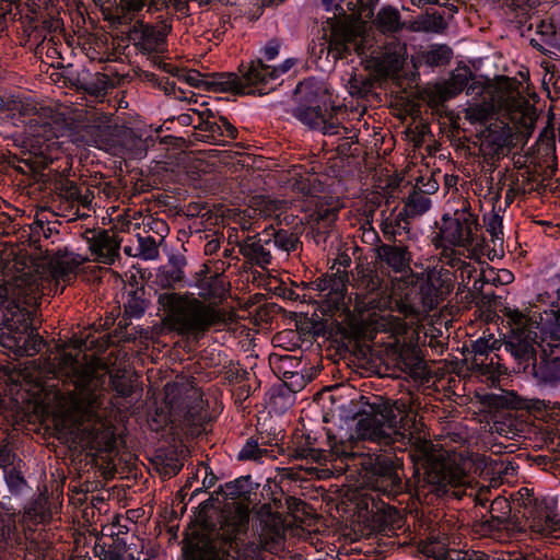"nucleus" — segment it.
I'll list each match as a JSON object with an SVG mask.
<instances>
[{
	"instance_id": "f257e3e1",
	"label": "nucleus",
	"mask_w": 560,
	"mask_h": 560,
	"mask_svg": "<svg viewBox=\"0 0 560 560\" xmlns=\"http://www.w3.org/2000/svg\"><path fill=\"white\" fill-rule=\"evenodd\" d=\"M413 402L410 394L398 399L361 395L355 402L354 416L365 417L360 423L369 422L370 436L380 443L406 441L411 462L423 469V478L418 481L416 490L419 499L429 494L460 499L469 483L462 459L455 454L438 450L425 433L419 430Z\"/></svg>"
},
{
	"instance_id": "f03ea898",
	"label": "nucleus",
	"mask_w": 560,
	"mask_h": 560,
	"mask_svg": "<svg viewBox=\"0 0 560 560\" xmlns=\"http://www.w3.org/2000/svg\"><path fill=\"white\" fill-rule=\"evenodd\" d=\"M45 358L43 369L61 382L69 395L66 418L82 432L81 442L90 451L110 453L116 447L114 428L98 415L103 405L108 366L98 359L82 362L79 354L66 351V343L56 345Z\"/></svg>"
},
{
	"instance_id": "7ed1b4c3",
	"label": "nucleus",
	"mask_w": 560,
	"mask_h": 560,
	"mask_svg": "<svg viewBox=\"0 0 560 560\" xmlns=\"http://www.w3.org/2000/svg\"><path fill=\"white\" fill-rule=\"evenodd\" d=\"M503 316L510 327L504 337V346L511 354L527 368L535 361L538 350L545 348L546 334L560 341V306L552 303L550 310L540 314V323L517 308L505 307ZM550 348L551 345L547 343Z\"/></svg>"
},
{
	"instance_id": "20e7f679",
	"label": "nucleus",
	"mask_w": 560,
	"mask_h": 560,
	"mask_svg": "<svg viewBox=\"0 0 560 560\" xmlns=\"http://www.w3.org/2000/svg\"><path fill=\"white\" fill-rule=\"evenodd\" d=\"M158 303L165 312L163 327L179 336L200 337L211 327L232 320V313L187 294L165 292L159 295Z\"/></svg>"
},
{
	"instance_id": "39448f33",
	"label": "nucleus",
	"mask_w": 560,
	"mask_h": 560,
	"mask_svg": "<svg viewBox=\"0 0 560 560\" xmlns=\"http://www.w3.org/2000/svg\"><path fill=\"white\" fill-rule=\"evenodd\" d=\"M489 514L509 529L530 530L540 536L560 532V515L555 501L527 499L518 516L512 515V506L506 498L497 497L490 504Z\"/></svg>"
},
{
	"instance_id": "423d86ee",
	"label": "nucleus",
	"mask_w": 560,
	"mask_h": 560,
	"mask_svg": "<svg viewBox=\"0 0 560 560\" xmlns=\"http://www.w3.org/2000/svg\"><path fill=\"white\" fill-rule=\"evenodd\" d=\"M477 94L482 97V102L471 104L465 110V117L470 122H485L498 110L509 109L522 114L525 127H534L537 119L536 108L511 89L508 79L498 84L487 81Z\"/></svg>"
},
{
	"instance_id": "0eeeda50",
	"label": "nucleus",
	"mask_w": 560,
	"mask_h": 560,
	"mask_svg": "<svg viewBox=\"0 0 560 560\" xmlns=\"http://www.w3.org/2000/svg\"><path fill=\"white\" fill-rule=\"evenodd\" d=\"M351 262V257L347 253H339L330 267V272L323 273L313 281L301 282V287L306 291L304 298L319 303L325 315H332L335 311L345 307L349 282L348 268Z\"/></svg>"
},
{
	"instance_id": "6e6552de",
	"label": "nucleus",
	"mask_w": 560,
	"mask_h": 560,
	"mask_svg": "<svg viewBox=\"0 0 560 560\" xmlns=\"http://www.w3.org/2000/svg\"><path fill=\"white\" fill-rule=\"evenodd\" d=\"M35 313L36 307L28 311L18 307L13 313L4 315L1 322L0 343L16 357H34L46 346V341L33 327Z\"/></svg>"
},
{
	"instance_id": "1a4fd4ad",
	"label": "nucleus",
	"mask_w": 560,
	"mask_h": 560,
	"mask_svg": "<svg viewBox=\"0 0 560 560\" xmlns=\"http://www.w3.org/2000/svg\"><path fill=\"white\" fill-rule=\"evenodd\" d=\"M44 270L39 266H31L28 271L15 275L12 281L8 283L0 282V310H2V319L4 315L13 313L18 307L21 311H28L37 307L42 299V288L44 281Z\"/></svg>"
},
{
	"instance_id": "9d476101",
	"label": "nucleus",
	"mask_w": 560,
	"mask_h": 560,
	"mask_svg": "<svg viewBox=\"0 0 560 560\" xmlns=\"http://www.w3.org/2000/svg\"><path fill=\"white\" fill-rule=\"evenodd\" d=\"M294 96L299 105L293 109V115L301 122L324 135L335 136L342 131L347 133V127L341 126L331 113H327V109L323 112L317 102V88L312 82H300L294 90Z\"/></svg>"
},
{
	"instance_id": "9b49d317",
	"label": "nucleus",
	"mask_w": 560,
	"mask_h": 560,
	"mask_svg": "<svg viewBox=\"0 0 560 560\" xmlns=\"http://www.w3.org/2000/svg\"><path fill=\"white\" fill-rule=\"evenodd\" d=\"M478 230V215L471 212L470 202L462 198L453 214H443L439 233L433 241L440 240V242L468 249L476 243Z\"/></svg>"
},
{
	"instance_id": "f8f14e48",
	"label": "nucleus",
	"mask_w": 560,
	"mask_h": 560,
	"mask_svg": "<svg viewBox=\"0 0 560 560\" xmlns=\"http://www.w3.org/2000/svg\"><path fill=\"white\" fill-rule=\"evenodd\" d=\"M52 201L63 217L85 218L95 199L94 189L88 183H75L69 178H58L54 183Z\"/></svg>"
},
{
	"instance_id": "ddd939ff",
	"label": "nucleus",
	"mask_w": 560,
	"mask_h": 560,
	"mask_svg": "<svg viewBox=\"0 0 560 560\" xmlns=\"http://www.w3.org/2000/svg\"><path fill=\"white\" fill-rule=\"evenodd\" d=\"M479 151L478 155L493 172L498 162L506 156L513 145V129L503 121H494L485 127L477 136Z\"/></svg>"
},
{
	"instance_id": "4468645a",
	"label": "nucleus",
	"mask_w": 560,
	"mask_h": 560,
	"mask_svg": "<svg viewBox=\"0 0 560 560\" xmlns=\"http://www.w3.org/2000/svg\"><path fill=\"white\" fill-rule=\"evenodd\" d=\"M328 33L325 32L324 38L328 43L329 54L335 59L347 58L352 52L364 54L363 35L361 31L352 24L337 20V15L327 19ZM326 31V27H323Z\"/></svg>"
},
{
	"instance_id": "2eb2a0df",
	"label": "nucleus",
	"mask_w": 560,
	"mask_h": 560,
	"mask_svg": "<svg viewBox=\"0 0 560 560\" xmlns=\"http://www.w3.org/2000/svg\"><path fill=\"white\" fill-rule=\"evenodd\" d=\"M374 254L381 268L401 275L407 283L413 284L419 281V275L411 268L413 254L405 242L378 241L374 247Z\"/></svg>"
},
{
	"instance_id": "dca6fc26",
	"label": "nucleus",
	"mask_w": 560,
	"mask_h": 560,
	"mask_svg": "<svg viewBox=\"0 0 560 560\" xmlns=\"http://www.w3.org/2000/svg\"><path fill=\"white\" fill-rule=\"evenodd\" d=\"M249 521V510L243 503H236L233 511H226L221 527L222 538L231 549H235L237 560H264L260 550L254 546L240 548V535L245 533Z\"/></svg>"
},
{
	"instance_id": "f3484780",
	"label": "nucleus",
	"mask_w": 560,
	"mask_h": 560,
	"mask_svg": "<svg viewBox=\"0 0 560 560\" xmlns=\"http://www.w3.org/2000/svg\"><path fill=\"white\" fill-rule=\"evenodd\" d=\"M371 485L374 491L396 499L405 492L407 483L402 481V468L390 457L380 456L372 466Z\"/></svg>"
},
{
	"instance_id": "a211bd4d",
	"label": "nucleus",
	"mask_w": 560,
	"mask_h": 560,
	"mask_svg": "<svg viewBox=\"0 0 560 560\" xmlns=\"http://www.w3.org/2000/svg\"><path fill=\"white\" fill-rule=\"evenodd\" d=\"M171 30L172 25L167 20L150 24L138 19L130 27L128 38L141 52H162Z\"/></svg>"
},
{
	"instance_id": "6ab92c4d",
	"label": "nucleus",
	"mask_w": 560,
	"mask_h": 560,
	"mask_svg": "<svg viewBox=\"0 0 560 560\" xmlns=\"http://www.w3.org/2000/svg\"><path fill=\"white\" fill-rule=\"evenodd\" d=\"M420 283L419 295L423 311H432L454 288V276L443 268L429 269Z\"/></svg>"
},
{
	"instance_id": "aec40b11",
	"label": "nucleus",
	"mask_w": 560,
	"mask_h": 560,
	"mask_svg": "<svg viewBox=\"0 0 560 560\" xmlns=\"http://www.w3.org/2000/svg\"><path fill=\"white\" fill-rule=\"evenodd\" d=\"M89 244L94 260L105 265H113L119 257L122 238L115 230L88 229L82 234Z\"/></svg>"
},
{
	"instance_id": "412c9836",
	"label": "nucleus",
	"mask_w": 560,
	"mask_h": 560,
	"mask_svg": "<svg viewBox=\"0 0 560 560\" xmlns=\"http://www.w3.org/2000/svg\"><path fill=\"white\" fill-rule=\"evenodd\" d=\"M499 348V340L494 339L493 336L479 338L471 341L470 348H466L464 360L468 364L469 370L481 375H493L498 372L499 366L494 359L498 360L499 357L497 354L490 357V354Z\"/></svg>"
},
{
	"instance_id": "4be33fe9",
	"label": "nucleus",
	"mask_w": 560,
	"mask_h": 560,
	"mask_svg": "<svg viewBox=\"0 0 560 560\" xmlns=\"http://www.w3.org/2000/svg\"><path fill=\"white\" fill-rule=\"evenodd\" d=\"M30 110H22L19 116L25 125L26 132L34 138L49 140L55 136L52 122L56 112L50 106H45L32 98L25 103Z\"/></svg>"
},
{
	"instance_id": "5701e85b",
	"label": "nucleus",
	"mask_w": 560,
	"mask_h": 560,
	"mask_svg": "<svg viewBox=\"0 0 560 560\" xmlns=\"http://www.w3.org/2000/svg\"><path fill=\"white\" fill-rule=\"evenodd\" d=\"M339 207L320 200L306 217L308 233L317 246L324 245L338 219Z\"/></svg>"
},
{
	"instance_id": "b1692460",
	"label": "nucleus",
	"mask_w": 560,
	"mask_h": 560,
	"mask_svg": "<svg viewBox=\"0 0 560 560\" xmlns=\"http://www.w3.org/2000/svg\"><path fill=\"white\" fill-rule=\"evenodd\" d=\"M48 253L49 249L46 248L44 259L48 260V272L56 281L70 282L75 279L79 267L88 261V258L69 252L66 247L58 248L51 256Z\"/></svg>"
},
{
	"instance_id": "393cba45",
	"label": "nucleus",
	"mask_w": 560,
	"mask_h": 560,
	"mask_svg": "<svg viewBox=\"0 0 560 560\" xmlns=\"http://www.w3.org/2000/svg\"><path fill=\"white\" fill-rule=\"evenodd\" d=\"M360 505L366 510L369 521L374 530L387 534L400 526L401 517L398 510L376 500L373 495L362 498Z\"/></svg>"
},
{
	"instance_id": "a878e982",
	"label": "nucleus",
	"mask_w": 560,
	"mask_h": 560,
	"mask_svg": "<svg viewBox=\"0 0 560 560\" xmlns=\"http://www.w3.org/2000/svg\"><path fill=\"white\" fill-rule=\"evenodd\" d=\"M275 506L277 510L285 508L287 513L292 515L294 518L300 517L299 513H301L302 515L306 514V509L308 508L307 503L304 502L303 500L289 495H283V501L282 499H276ZM265 510H268V515L267 520L264 521V532L267 537L273 540L282 535L283 521L280 516L279 511H276L275 513L270 512V506H268L267 504L262 505L260 513L262 514Z\"/></svg>"
},
{
	"instance_id": "bb28decb",
	"label": "nucleus",
	"mask_w": 560,
	"mask_h": 560,
	"mask_svg": "<svg viewBox=\"0 0 560 560\" xmlns=\"http://www.w3.org/2000/svg\"><path fill=\"white\" fill-rule=\"evenodd\" d=\"M238 70L244 90L252 91L250 94H267L268 83L279 78V70H273L272 66L264 63L261 59L242 63Z\"/></svg>"
},
{
	"instance_id": "cd10ccee",
	"label": "nucleus",
	"mask_w": 560,
	"mask_h": 560,
	"mask_svg": "<svg viewBox=\"0 0 560 560\" xmlns=\"http://www.w3.org/2000/svg\"><path fill=\"white\" fill-rule=\"evenodd\" d=\"M230 553L205 535H192L183 546V560H228Z\"/></svg>"
},
{
	"instance_id": "c85d7f7f",
	"label": "nucleus",
	"mask_w": 560,
	"mask_h": 560,
	"mask_svg": "<svg viewBox=\"0 0 560 560\" xmlns=\"http://www.w3.org/2000/svg\"><path fill=\"white\" fill-rule=\"evenodd\" d=\"M482 404L490 409H512L540 411L545 408V402L539 399H527L516 395L513 392H502L500 394H487L482 398Z\"/></svg>"
},
{
	"instance_id": "c756f323",
	"label": "nucleus",
	"mask_w": 560,
	"mask_h": 560,
	"mask_svg": "<svg viewBox=\"0 0 560 560\" xmlns=\"http://www.w3.org/2000/svg\"><path fill=\"white\" fill-rule=\"evenodd\" d=\"M270 237L262 238L259 234L248 235L237 243L240 254L252 265L266 269L272 261Z\"/></svg>"
},
{
	"instance_id": "7c9ffc66",
	"label": "nucleus",
	"mask_w": 560,
	"mask_h": 560,
	"mask_svg": "<svg viewBox=\"0 0 560 560\" xmlns=\"http://www.w3.org/2000/svg\"><path fill=\"white\" fill-rule=\"evenodd\" d=\"M51 518L49 498L39 493L24 505L20 523L23 529H38V526L47 525Z\"/></svg>"
},
{
	"instance_id": "2f4dec72",
	"label": "nucleus",
	"mask_w": 560,
	"mask_h": 560,
	"mask_svg": "<svg viewBox=\"0 0 560 560\" xmlns=\"http://www.w3.org/2000/svg\"><path fill=\"white\" fill-rule=\"evenodd\" d=\"M483 84L485 83L476 81V78L468 68L459 69L453 73L451 79L443 86L439 88V101L444 102L450 100L464 90H466L469 95L476 94L481 90Z\"/></svg>"
},
{
	"instance_id": "473e14b6",
	"label": "nucleus",
	"mask_w": 560,
	"mask_h": 560,
	"mask_svg": "<svg viewBox=\"0 0 560 560\" xmlns=\"http://www.w3.org/2000/svg\"><path fill=\"white\" fill-rule=\"evenodd\" d=\"M166 5L162 0H118L113 13V21L118 24H128L138 20L141 12H156Z\"/></svg>"
},
{
	"instance_id": "72a5a7b5",
	"label": "nucleus",
	"mask_w": 560,
	"mask_h": 560,
	"mask_svg": "<svg viewBox=\"0 0 560 560\" xmlns=\"http://www.w3.org/2000/svg\"><path fill=\"white\" fill-rule=\"evenodd\" d=\"M25 537V560H46L51 542L44 529H23Z\"/></svg>"
},
{
	"instance_id": "f704fd0d",
	"label": "nucleus",
	"mask_w": 560,
	"mask_h": 560,
	"mask_svg": "<svg viewBox=\"0 0 560 560\" xmlns=\"http://www.w3.org/2000/svg\"><path fill=\"white\" fill-rule=\"evenodd\" d=\"M410 217L404 214L401 209L393 217L386 218L381 223V231L386 241L405 242V238L411 240Z\"/></svg>"
},
{
	"instance_id": "c9c22d12",
	"label": "nucleus",
	"mask_w": 560,
	"mask_h": 560,
	"mask_svg": "<svg viewBox=\"0 0 560 560\" xmlns=\"http://www.w3.org/2000/svg\"><path fill=\"white\" fill-rule=\"evenodd\" d=\"M354 285L366 293H374L382 289L384 279L378 275L377 270L369 262L359 260L352 272Z\"/></svg>"
},
{
	"instance_id": "e433bc0d",
	"label": "nucleus",
	"mask_w": 560,
	"mask_h": 560,
	"mask_svg": "<svg viewBox=\"0 0 560 560\" xmlns=\"http://www.w3.org/2000/svg\"><path fill=\"white\" fill-rule=\"evenodd\" d=\"M533 373L535 377L545 383H557L560 382V358L549 355L547 353V347L540 351V361H530Z\"/></svg>"
},
{
	"instance_id": "4c0bfd02",
	"label": "nucleus",
	"mask_w": 560,
	"mask_h": 560,
	"mask_svg": "<svg viewBox=\"0 0 560 560\" xmlns=\"http://www.w3.org/2000/svg\"><path fill=\"white\" fill-rule=\"evenodd\" d=\"M31 266L44 267V264H36L31 257L26 255H16L11 249L0 252V273L5 277H14L24 271H28Z\"/></svg>"
},
{
	"instance_id": "58836bf2",
	"label": "nucleus",
	"mask_w": 560,
	"mask_h": 560,
	"mask_svg": "<svg viewBox=\"0 0 560 560\" xmlns=\"http://www.w3.org/2000/svg\"><path fill=\"white\" fill-rule=\"evenodd\" d=\"M207 91L233 92L241 95L252 93V91L244 90L241 77L232 72L209 74Z\"/></svg>"
},
{
	"instance_id": "ea45409f",
	"label": "nucleus",
	"mask_w": 560,
	"mask_h": 560,
	"mask_svg": "<svg viewBox=\"0 0 560 560\" xmlns=\"http://www.w3.org/2000/svg\"><path fill=\"white\" fill-rule=\"evenodd\" d=\"M442 243L443 242H440V240L434 241L435 246L438 248H442L440 253V261L444 266L459 270L462 278H464L465 273L468 278H470L474 272H477L476 268L469 261H466L462 258V253L456 249L457 246L450 244L443 245Z\"/></svg>"
},
{
	"instance_id": "a19ab883",
	"label": "nucleus",
	"mask_w": 560,
	"mask_h": 560,
	"mask_svg": "<svg viewBox=\"0 0 560 560\" xmlns=\"http://www.w3.org/2000/svg\"><path fill=\"white\" fill-rule=\"evenodd\" d=\"M200 292L199 296L202 299L201 301L209 302L212 305L217 306L218 302H221L225 299L229 289L226 288V283L222 275H213L210 277H206L199 284Z\"/></svg>"
},
{
	"instance_id": "79ce46f5",
	"label": "nucleus",
	"mask_w": 560,
	"mask_h": 560,
	"mask_svg": "<svg viewBox=\"0 0 560 560\" xmlns=\"http://www.w3.org/2000/svg\"><path fill=\"white\" fill-rule=\"evenodd\" d=\"M404 56L400 51L387 50L372 59V67L380 77L396 75L404 67Z\"/></svg>"
},
{
	"instance_id": "37998d69",
	"label": "nucleus",
	"mask_w": 560,
	"mask_h": 560,
	"mask_svg": "<svg viewBox=\"0 0 560 560\" xmlns=\"http://www.w3.org/2000/svg\"><path fill=\"white\" fill-rule=\"evenodd\" d=\"M18 542L15 513L0 502V548L13 547Z\"/></svg>"
},
{
	"instance_id": "c03bdc74",
	"label": "nucleus",
	"mask_w": 560,
	"mask_h": 560,
	"mask_svg": "<svg viewBox=\"0 0 560 560\" xmlns=\"http://www.w3.org/2000/svg\"><path fill=\"white\" fill-rule=\"evenodd\" d=\"M217 481L215 475L209 470L207 465L200 464L195 475L191 478H188L185 486L182 488L180 493L183 497L187 495V491L194 488L189 501L192 500L198 493H200L203 489H209L214 486Z\"/></svg>"
},
{
	"instance_id": "a18cd8bd",
	"label": "nucleus",
	"mask_w": 560,
	"mask_h": 560,
	"mask_svg": "<svg viewBox=\"0 0 560 560\" xmlns=\"http://www.w3.org/2000/svg\"><path fill=\"white\" fill-rule=\"evenodd\" d=\"M373 24L382 34L397 33L405 25V23L401 21L399 11L392 5L383 7L378 11L375 20L373 21Z\"/></svg>"
},
{
	"instance_id": "49530a36",
	"label": "nucleus",
	"mask_w": 560,
	"mask_h": 560,
	"mask_svg": "<svg viewBox=\"0 0 560 560\" xmlns=\"http://www.w3.org/2000/svg\"><path fill=\"white\" fill-rule=\"evenodd\" d=\"M323 466L328 463L331 465V469L337 472H343L349 466V460L354 459V454L347 451V444L343 442L335 443L330 446V450H324Z\"/></svg>"
},
{
	"instance_id": "de8ad7c7",
	"label": "nucleus",
	"mask_w": 560,
	"mask_h": 560,
	"mask_svg": "<svg viewBox=\"0 0 560 560\" xmlns=\"http://www.w3.org/2000/svg\"><path fill=\"white\" fill-rule=\"evenodd\" d=\"M192 113L198 115V124L195 126V129L206 132L205 138L208 141L221 142L222 128H220L218 121L212 120V118H214L213 113L210 109H192Z\"/></svg>"
},
{
	"instance_id": "09e8293b",
	"label": "nucleus",
	"mask_w": 560,
	"mask_h": 560,
	"mask_svg": "<svg viewBox=\"0 0 560 560\" xmlns=\"http://www.w3.org/2000/svg\"><path fill=\"white\" fill-rule=\"evenodd\" d=\"M395 361L397 369L408 374H417L423 365V361L419 357L416 348L409 346H402L400 348Z\"/></svg>"
},
{
	"instance_id": "8fccbe9b",
	"label": "nucleus",
	"mask_w": 560,
	"mask_h": 560,
	"mask_svg": "<svg viewBox=\"0 0 560 560\" xmlns=\"http://www.w3.org/2000/svg\"><path fill=\"white\" fill-rule=\"evenodd\" d=\"M265 235L272 240L271 244L273 246L287 253L296 250L299 245H301L299 234L290 230L280 229L276 231L271 229V232L265 230Z\"/></svg>"
},
{
	"instance_id": "3c124183",
	"label": "nucleus",
	"mask_w": 560,
	"mask_h": 560,
	"mask_svg": "<svg viewBox=\"0 0 560 560\" xmlns=\"http://www.w3.org/2000/svg\"><path fill=\"white\" fill-rule=\"evenodd\" d=\"M293 459H306L308 463L323 466L324 450L314 447V441L311 436L305 438L304 443L296 445L289 454Z\"/></svg>"
},
{
	"instance_id": "603ef678",
	"label": "nucleus",
	"mask_w": 560,
	"mask_h": 560,
	"mask_svg": "<svg viewBox=\"0 0 560 560\" xmlns=\"http://www.w3.org/2000/svg\"><path fill=\"white\" fill-rule=\"evenodd\" d=\"M471 533L479 538L481 537H499L502 530H509L506 526L492 517L482 515L480 518L472 521Z\"/></svg>"
},
{
	"instance_id": "864d4df0",
	"label": "nucleus",
	"mask_w": 560,
	"mask_h": 560,
	"mask_svg": "<svg viewBox=\"0 0 560 560\" xmlns=\"http://www.w3.org/2000/svg\"><path fill=\"white\" fill-rule=\"evenodd\" d=\"M431 206L430 198L421 192L413 190L407 198L404 205V214L410 218H416L423 214Z\"/></svg>"
},
{
	"instance_id": "5fc2aeb1",
	"label": "nucleus",
	"mask_w": 560,
	"mask_h": 560,
	"mask_svg": "<svg viewBox=\"0 0 560 560\" xmlns=\"http://www.w3.org/2000/svg\"><path fill=\"white\" fill-rule=\"evenodd\" d=\"M250 477H242L232 482H228L221 488L225 498L233 500H248L250 493Z\"/></svg>"
},
{
	"instance_id": "6e6d98bb",
	"label": "nucleus",
	"mask_w": 560,
	"mask_h": 560,
	"mask_svg": "<svg viewBox=\"0 0 560 560\" xmlns=\"http://www.w3.org/2000/svg\"><path fill=\"white\" fill-rule=\"evenodd\" d=\"M453 50L447 45H434L427 50L422 58L431 67H441L450 62Z\"/></svg>"
},
{
	"instance_id": "4d7b16f0",
	"label": "nucleus",
	"mask_w": 560,
	"mask_h": 560,
	"mask_svg": "<svg viewBox=\"0 0 560 560\" xmlns=\"http://www.w3.org/2000/svg\"><path fill=\"white\" fill-rule=\"evenodd\" d=\"M162 289H174L175 284L184 279V271L177 264L163 267L156 276Z\"/></svg>"
},
{
	"instance_id": "13d9d810",
	"label": "nucleus",
	"mask_w": 560,
	"mask_h": 560,
	"mask_svg": "<svg viewBox=\"0 0 560 560\" xmlns=\"http://www.w3.org/2000/svg\"><path fill=\"white\" fill-rule=\"evenodd\" d=\"M3 472L7 486L12 493L19 494L27 487V482L21 469V460H19L16 465L14 464L5 468Z\"/></svg>"
},
{
	"instance_id": "bf43d9fd",
	"label": "nucleus",
	"mask_w": 560,
	"mask_h": 560,
	"mask_svg": "<svg viewBox=\"0 0 560 560\" xmlns=\"http://www.w3.org/2000/svg\"><path fill=\"white\" fill-rule=\"evenodd\" d=\"M537 33L545 45L549 48L560 51V25L556 26L553 23L540 21L537 25Z\"/></svg>"
},
{
	"instance_id": "052dcab7",
	"label": "nucleus",
	"mask_w": 560,
	"mask_h": 560,
	"mask_svg": "<svg viewBox=\"0 0 560 560\" xmlns=\"http://www.w3.org/2000/svg\"><path fill=\"white\" fill-rule=\"evenodd\" d=\"M538 182V177L525 171L515 176L510 185V190L514 194L526 195L537 189Z\"/></svg>"
},
{
	"instance_id": "680f3d73",
	"label": "nucleus",
	"mask_w": 560,
	"mask_h": 560,
	"mask_svg": "<svg viewBox=\"0 0 560 560\" xmlns=\"http://www.w3.org/2000/svg\"><path fill=\"white\" fill-rule=\"evenodd\" d=\"M31 237L30 241L34 245V247L42 252V244H40V237H44L45 240L50 238L54 234H58V230L55 225H51L50 223H45L40 220H36L31 225Z\"/></svg>"
},
{
	"instance_id": "e2e57ef3",
	"label": "nucleus",
	"mask_w": 560,
	"mask_h": 560,
	"mask_svg": "<svg viewBox=\"0 0 560 560\" xmlns=\"http://www.w3.org/2000/svg\"><path fill=\"white\" fill-rule=\"evenodd\" d=\"M30 97H20L13 95H0V113H7L8 116H20L22 110H27L25 103ZM31 108H28L30 110Z\"/></svg>"
},
{
	"instance_id": "0e129e2a",
	"label": "nucleus",
	"mask_w": 560,
	"mask_h": 560,
	"mask_svg": "<svg viewBox=\"0 0 560 560\" xmlns=\"http://www.w3.org/2000/svg\"><path fill=\"white\" fill-rule=\"evenodd\" d=\"M380 0H354L347 2V10L353 16L371 19L374 14V9Z\"/></svg>"
},
{
	"instance_id": "69168bd1",
	"label": "nucleus",
	"mask_w": 560,
	"mask_h": 560,
	"mask_svg": "<svg viewBox=\"0 0 560 560\" xmlns=\"http://www.w3.org/2000/svg\"><path fill=\"white\" fill-rule=\"evenodd\" d=\"M109 385L120 397H129L133 393L131 380L126 377L125 372L121 371L109 376Z\"/></svg>"
},
{
	"instance_id": "338daca9",
	"label": "nucleus",
	"mask_w": 560,
	"mask_h": 560,
	"mask_svg": "<svg viewBox=\"0 0 560 560\" xmlns=\"http://www.w3.org/2000/svg\"><path fill=\"white\" fill-rule=\"evenodd\" d=\"M88 185L94 189L95 198L104 196L106 199H117L119 196L118 187L113 185L112 182L105 180L103 177H95L91 183H88Z\"/></svg>"
},
{
	"instance_id": "774afa93",
	"label": "nucleus",
	"mask_w": 560,
	"mask_h": 560,
	"mask_svg": "<svg viewBox=\"0 0 560 560\" xmlns=\"http://www.w3.org/2000/svg\"><path fill=\"white\" fill-rule=\"evenodd\" d=\"M137 254L143 259H156L159 257V247L153 236H139Z\"/></svg>"
}]
</instances>
